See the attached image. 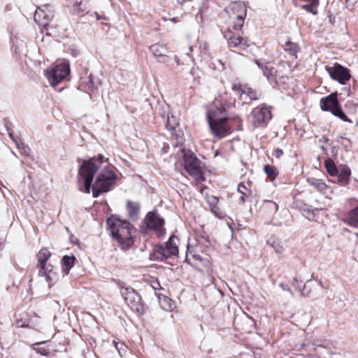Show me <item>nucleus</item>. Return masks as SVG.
<instances>
[{
  "label": "nucleus",
  "mask_w": 358,
  "mask_h": 358,
  "mask_svg": "<svg viewBox=\"0 0 358 358\" xmlns=\"http://www.w3.org/2000/svg\"><path fill=\"white\" fill-rule=\"evenodd\" d=\"M345 222L350 227L358 229V206L350 210Z\"/></svg>",
  "instance_id": "25"
},
{
  "label": "nucleus",
  "mask_w": 358,
  "mask_h": 358,
  "mask_svg": "<svg viewBox=\"0 0 358 358\" xmlns=\"http://www.w3.org/2000/svg\"><path fill=\"white\" fill-rule=\"evenodd\" d=\"M267 243L274 250L278 255L283 253L287 248V241L278 238H271L267 241Z\"/></svg>",
  "instance_id": "18"
},
{
  "label": "nucleus",
  "mask_w": 358,
  "mask_h": 358,
  "mask_svg": "<svg viewBox=\"0 0 358 358\" xmlns=\"http://www.w3.org/2000/svg\"><path fill=\"white\" fill-rule=\"evenodd\" d=\"M174 236H171L169 238V241L165 243L164 245L166 247V248H169V251L173 255H176L178 253V249L176 244V243L173 242Z\"/></svg>",
  "instance_id": "29"
},
{
  "label": "nucleus",
  "mask_w": 358,
  "mask_h": 358,
  "mask_svg": "<svg viewBox=\"0 0 358 358\" xmlns=\"http://www.w3.org/2000/svg\"><path fill=\"white\" fill-rule=\"evenodd\" d=\"M283 155L282 149L278 148L275 150L274 155L276 158L280 159Z\"/></svg>",
  "instance_id": "43"
},
{
  "label": "nucleus",
  "mask_w": 358,
  "mask_h": 358,
  "mask_svg": "<svg viewBox=\"0 0 358 358\" xmlns=\"http://www.w3.org/2000/svg\"><path fill=\"white\" fill-rule=\"evenodd\" d=\"M168 148H169V146H165V145H164V148H162V150H163V151H164V152H167Z\"/></svg>",
  "instance_id": "49"
},
{
  "label": "nucleus",
  "mask_w": 358,
  "mask_h": 358,
  "mask_svg": "<svg viewBox=\"0 0 358 358\" xmlns=\"http://www.w3.org/2000/svg\"><path fill=\"white\" fill-rule=\"evenodd\" d=\"M327 71L332 79L338 81L341 84H345L350 78L348 69L338 64H336L334 67H329Z\"/></svg>",
  "instance_id": "15"
},
{
  "label": "nucleus",
  "mask_w": 358,
  "mask_h": 358,
  "mask_svg": "<svg viewBox=\"0 0 358 358\" xmlns=\"http://www.w3.org/2000/svg\"><path fill=\"white\" fill-rule=\"evenodd\" d=\"M144 223L149 229L154 231L158 237L164 236V220L159 214L149 212L144 219Z\"/></svg>",
  "instance_id": "11"
},
{
  "label": "nucleus",
  "mask_w": 358,
  "mask_h": 358,
  "mask_svg": "<svg viewBox=\"0 0 358 358\" xmlns=\"http://www.w3.org/2000/svg\"><path fill=\"white\" fill-rule=\"evenodd\" d=\"M17 148L20 150L21 153L24 155L28 156L29 155L30 149L28 146L25 145L22 142H16Z\"/></svg>",
  "instance_id": "35"
},
{
  "label": "nucleus",
  "mask_w": 358,
  "mask_h": 358,
  "mask_svg": "<svg viewBox=\"0 0 358 358\" xmlns=\"http://www.w3.org/2000/svg\"><path fill=\"white\" fill-rule=\"evenodd\" d=\"M85 5L83 4L81 1H76L72 8V13L74 15H79L83 13L85 10Z\"/></svg>",
  "instance_id": "32"
},
{
  "label": "nucleus",
  "mask_w": 358,
  "mask_h": 358,
  "mask_svg": "<svg viewBox=\"0 0 358 358\" xmlns=\"http://www.w3.org/2000/svg\"><path fill=\"white\" fill-rule=\"evenodd\" d=\"M334 113L333 115L336 117H338L341 120H342L344 122H352L351 120H350L347 115L343 113V111L341 109V107L340 106L338 108H337L336 110L334 111Z\"/></svg>",
  "instance_id": "34"
},
{
  "label": "nucleus",
  "mask_w": 358,
  "mask_h": 358,
  "mask_svg": "<svg viewBox=\"0 0 358 358\" xmlns=\"http://www.w3.org/2000/svg\"><path fill=\"white\" fill-rule=\"evenodd\" d=\"M265 204H266V208H269L271 212L275 213L278 210V206L274 201H266Z\"/></svg>",
  "instance_id": "41"
},
{
  "label": "nucleus",
  "mask_w": 358,
  "mask_h": 358,
  "mask_svg": "<svg viewBox=\"0 0 358 358\" xmlns=\"http://www.w3.org/2000/svg\"><path fill=\"white\" fill-rule=\"evenodd\" d=\"M232 90L240 95V98L243 103H248V100H257L260 96V93L252 89L247 85L234 84Z\"/></svg>",
  "instance_id": "12"
},
{
  "label": "nucleus",
  "mask_w": 358,
  "mask_h": 358,
  "mask_svg": "<svg viewBox=\"0 0 358 358\" xmlns=\"http://www.w3.org/2000/svg\"><path fill=\"white\" fill-rule=\"evenodd\" d=\"M116 348L120 351V348L117 346V343H115Z\"/></svg>",
  "instance_id": "50"
},
{
  "label": "nucleus",
  "mask_w": 358,
  "mask_h": 358,
  "mask_svg": "<svg viewBox=\"0 0 358 358\" xmlns=\"http://www.w3.org/2000/svg\"><path fill=\"white\" fill-rule=\"evenodd\" d=\"M320 108L324 111H329L332 114L341 105L338 102L337 94L331 93L328 96L323 97L320 101Z\"/></svg>",
  "instance_id": "16"
},
{
  "label": "nucleus",
  "mask_w": 358,
  "mask_h": 358,
  "mask_svg": "<svg viewBox=\"0 0 358 358\" xmlns=\"http://www.w3.org/2000/svg\"><path fill=\"white\" fill-rule=\"evenodd\" d=\"M69 73V65L66 63H62L54 66L50 71H45V76L50 85L55 87L63 80Z\"/></svg>",
  "instance_id": "10"
},
{
  "label": "nucleus",
  "mask_w": 358,
  "mask_h": 358,
  "mask_svg": "<svg viewBox=\"0 0 358 358\" xmlns=\"http://www.w3.org/2000/svg\"><path fill=\"white\" fill-rule=\"evenodd\" d=\"M249 119L254 127H264L271 119V113L266 106H258L253 109Z\"/></svg>",
  "instance_id": "9"
},
{
  "label": "nucleus",
  "mask_w": 358,
  "mask_h": 358,
  "mask_svg": "<svg viewBox=\"0 0 358 358\" xmlns=\"http://www.w3.org/2000/svg\"><path fill=\"white\" fill-rule=\"evenodd\" d=\"M53 17V11L48 4L37 8L34 13V20L40 26L45 27Z\"/></svg>",
  "instance_id": "13"
},
{
  "label": "nucleus",
  "mask_w": 358,
  "mask_h": 358,
  "mask_svg": "<svg viewBox=\"0 0 358 358\" xmlns=\"http://www.w3.org/2000/svg\"><path fill=\"white\" fill-rule=\"evenodd\" d=\"M112 236L115 238L123 250L131 248L134 243L131 224L120 219L108 218L106 221Z\"/></svg>",
  "instance_id": "1"
},
{
  "label": "nucleus",
  "mask_w": 358,
  "mask_h": 358,
  "mask_svg": "<svg viewBox=\"0 0 358 358\" xmlns=\"http://www.w3.org/2000/svg\"><path fill=\"white\" fill-rule=\"evenodd\" d=\"M279 287H281L282 289L289 292L292 296H294L293 292L290 289V288L288 285L283 284V283H280V284H279Z\"/></svg>",
  "instance_id": "42"
},
{
  "label": "nucleus",
  "mask_w": 358,
  "mask_h": 358,
  "mask_svg": "<svg viewBox=\"0 0 358 358\" xmlns=\"http://www.w3.org/2000/svg\"><path fill=\"white\" fill-rule=\"evenodd\" d=\"M161 306L165 310H171L173 308L172 304L171 303V299L164 297L163 301H161Z\"/></svg>",
  "instance_id": "36"
},
{
  "label": "nucleus",
  "mask_w": 358,
  "mask_h": 358,
  "mask_svg": "<svg viewBox=\"0 0 358 358\" xmlns=\"http://www.w3.org/2000/svg\"><path fill=\"white\" fill-rule=\"evenodd\" d=\"M117 175L114 171L109 169H103L97 176L96 179L92 185V196L94 198L98 197L101 193L107 192L110 190L115 180Z\"/></svg>",
  "instance_id": "6"
},
{
  "label": "nucleus",
  "mask_w": 358,
  "mask_h": 358,
  "mask_svg": "<svg viewBox=\"0 0 358 358\" xmlns=\"http://www.w3.org/2000/svg\"><path fill=\"white\" fill-rule=\"evenodd\" d=\"M0 358H2V354L0 353Z\"/></svg>",
  "instance_id": "53"
},
{
  "label": "nucleus",
  "mask_w": 358,
  "mask_h": 358,
  "mask_svg": "<svg viewBox=\"0 0 358 358\" xmlns=\"http://www.w3.org/2000/svg\"><path fill=\"white\" fill-rule=\"evenodd\" d=\"M127 210L129 217L131 220H136L140 210V206L138 203L127 201Z\"/></svg>",
  "instance_id": "26"
},
{
  "label": "nucleus",
  "mask_w": 358,
  "mask_h": 358,
  "mask_svg": "<svg viewBox=\"0 0 358 358\" xmlns=\"http://www.w3.org/2000/svg\"><path fill=\"white\" fill-rule=\"evenodd\" d=\"M153 255L155 256V259L163 260L169 258L173 255L171 253L169 248H166V247L163 245L156 248Z\"/></svg>",
  "instance_id": "24"
},
{
  "label": "nucleus",
  "mask_w": 358,
  "mask_h": 358,
  "mask_svg": "<svg viewBox=\"0 0 358 358\" xmlns=\"http://www.w3.org/2000/svg\"><path fill=\"white\" fill-rule=\"evenodd\" d=\"M20 327H24V324H19Z\"/></svg>",
  "instance_id": "51"
},
{
  "label": "nucleus",
  "mask_w": 358,
  "mask_h": 358,
  "mask_svg": "<svg viewBox=\"0 0 358 358\" xmlns=\"http://www.w3.org/2000/svg\"><path fill=\"white\" fill-rule=\"evenodd\" d=\"M255 62L258 66V67L262 69L263 75L267 78L268 81L273 87L279 85L281 80L282 82H285V80L287 79L286 77L280 76L278 74L277 71L270 62H261L258 59H256Z\"/></svg>",
  "instance_id": "8"
},
{
  "label": "nucleus",
  "mask_w": 358,
  "mask_h": 358,
  "mask_svg": "<svg viewBox=\"0 0 358 358\" xmlns=\"http://www.w3.org/2000/svg\"><path fill=\"white\" fill-rule=\"evenodd\" d=\"M264 170L265 173L271 180H273L278 175L277 169L275 168L274 166L270 165H265L264 167Z\"/></svg>",
  "instance_id": "31"
},
{
  "label": "nucleus",
  "mask_w": 358,
  "mask_h": 358,
  "mask_svg": "<svg viewBox=\"0 0 358 358\" xmlns=\"http://www.w3.org/2000/svg\"><path fill=\"white\" fill-rule=\"evenodd\" d=\"M324 166L327 173L331 176H337L338 173V168L336 167L335 163L332 159L326 160Z\"/></svg>",
  "instance_id": "28"
},
{
  "label": "nucleus",
  "mask_w": 358,
  "mask_h": 358,
  "mask_svg": "<svg viewBox=\"0 0 358 358\" xmlns=\"http://www.w3.org/2000/svg\"><path fill=\"white\" fill-rule=\"evenodd\" d=\"M94 15L96 17V19L99 20H101V19H105V17H103V16H101L99 13H97L96 12H94L93 14H92V15Z\"/></svg>",
  "instance_id": "46"
},
{
  "label": "nucleus",
  "mask_w": 358,
  "mask_h": 358,
  "mask_svg": "<svg viewBox=\"0 0 358 358\" xmlns=\"http://www.w3.org/2000/svg\"><path fill=\"white\" fill-rule=\"evenodd\" d=\"M103 159V156L99 155L97 158L94 157L83 162L78 171V183L80 191H85L87 194L90 192L92 180L99 168L96 162L101 164Z\"/></svg>",
  "instance_id": "2"
},
{
  "label": "nucleus",
  "mask_w": 358,
  "mask_h": 358,
  "mask_svg": "<svg viewBox=\"0 0 358 358\" xmlns=\"http://www.w3.org/2000/svg\"><path fill=\"white\" fill-rule=\"evenodd\" d=\"M193 50V47L192 46H189V52L186 53L187 55L188 56H190V52L192 51Z\"/></svg>",
  "instance_id": "47"
},
{
  "label": "nucleus",
  "mask_w": 358,
  "mask_h": 358,
  "mask_svg": "<svg viewBox=\"0 0 358 358\" xmlns=\"http://www.w3.org/2000/svg\"><path fill=\"white\" fill-rule=\"evenodd\" d=\"M76 258L74 256L65 255L61 260L62 272L64 275L69 274L70 270L75 264Z\"/></svg>",
  "instance_id": "22"
},
{
  "label": "nucleus",
  "mask_w": 358,
  "mask_h": 358,
  "mask_svg": "<svg viewBox=\"0 0 358 358\" xmlns=\"http://www.w3.org/2000/svg\"><path fill=\"white\" fill-rule=\"evenodd\" d=\"M309 2H310L309 4L303 5L301 6V8L309 12V13H312L314 15L317 14V11L316 9L313 8V6H317L318 4H313L312 3V1H309Z\"/></svg>",
  "instance_id": "37"
},
{
  "label": "nucleus",
  "mask_w": 358,
  "mask_h": 358,
  "mask_svg": "<svg viewBox=\"0 0 358 358\" xmlns=\"http://www.w3.org/2000/svg\"><path fill=\"white\" fill-rule=\"evenodd\" d=\"M164 118H166V127L167 129L170 130L171 131V135L173 137L176 136V145L178 144H182L183 142V138L182 136H180L179 134H175L173 131H176V128L179 126V122L178 120L173 115H169L168 114L166 117V115H163Z\"/></svg>",
  "instance_id": "17"
},
{
  "label": "nucleus",
  "mask_w": 358,
  "mask_h": 358,
  "mask_svg": "<svg viewBox=\"0 0 358 358\" xmlns=\"http://www.w3.org/2000/svg\"><path fill=\"white\" fill-rule=\"evenodd\" d=\"M173 58L178 66L182 64V63L180 62V59L176 55H174Z\"/></svg>",
  "instance_id": "44"
},
{
  "label": "nucleus",
  "mask_w": 358,
  "mask_h": 358,
  "mask_svg": "<svg viewBox=\"0 0 358 358\" xmlns=\"http://www.w3.org/2000/svg\"><path fill=\"white\" fill-rule=\"evenodd\" d=\"M236 19L234 24V28L236 30L241 29L244 24L245 18H240L239 17H233Z\"/></svg>",
  "instance_id": "39"
},
{
  "label": "nucleus",
  "mask_w": 358,
  "mask_h": 358,
  "mask_svg": "<svg viewBox=\"0 0 358 358\" xmlns=\"http://www.w3.org/2000/svg\"><path fill=\"white\" fill-rule=\"evenodd\" d=\"M306 180L307 182L310 186L313 187L316 190H317L320 193L325 194L329 189V187L327 185H326L321 179L315 178H307Z\"/></svg>",
  "instance_id": "21"
},
{
  "label": "nucleus",
  "mask_w": 358,
  "mask_h": 358,
  "mask_svg": "<svg viewBox=\"0 0 358 358\" xmlns=\"http://www.w3.org/2000/svg\"><path fill=\"white\" fill-rule=\"evenodd\" d=\"M190 74L193 76L194 82L195 83H199V78L201 72L198 69L193 67L190 70Z\"/></svg>",
  "instance_id": "38"
},
{
  "label": "nucleus",
  "mask_w": 358,
  "mask_h": 358,
  "mask_svg": "<svg viewBox=\"0 0 358 358\" xmlns=\"http://www.w3.org/2000/svg\"><path fill=\"white\" fill-rule=\"evenodd\" d=\"M9 136H10V138H12V139L14 141V142H15V143H16V142H18L17 140H15V139L14 138L13 134L12 133H9Z\"/></svg>",
  "instance_id": "48"
},
{
  "label": "nucleus",
  "mask_w": 358,
  "mask_h": 358,
  "mask_svg": "<svg viewBox=\"0 0 358 358\" xmlns=\"http://www.w3.org/2000/svg\"><path fill=\"white\" fill-rule=\"evenodd\" d=\"M119 287L121 295L131 308L139 314H143L145 308L141 301V296L138 293L130 287H124L120 285Z\"/></svg>",
  "instance_id": "7"
},
{
  "label": "nucleus",
  "mask_w": 358,
  "mask_h": 358,
  "mask_svg": "<svg viewBox=\"0 0 358 358\" xmlns=\"http://www.w3.org/2000/svg\"><path fill=\"white\" fill-rule=\"evenodd\" d=\"M204 262H205L204 264L208 263V261L206 259Z\"/></svg>",
  "instance_id": "52"
},
{
  "label": "nucleus",
  "mask_w": 358,
  "mask_h": 358,
  "mask_svg": "<svg viewBox=\"0 0 358 358\" xmlns=\"http://www.w3.org/2000/svg\"><path fill=\"white\" fill-rule=\"evenodd\" d=\"M285 51L289 52L292 55H295L299 51L298 45L291 41H287L284 46Z\"/></svg>",
  "instance_id": "30"
},
{
  "label": "nucleus",
  "mask_w": 358,
  "mask_h": 358,
  "mask_svg": "<svg viewBox=\"0 0 358 358\" xmlns=\"http://www.w3.org/2000/svg\"><path fill=\"white\" fill-rule=\"evenodd\" d=\"M231 9L232 10L233 17H239L240 18H245L247 15L246 6L242 1L234 2L231 4Z\"/></svg>",
  "instance_id": "20"
},
{
  "label": "nucleus",
  "mask_w": 358,
  "mask_h": 358,
  "mask_svg": "<svg viewBox=\"0 0 358 358\" xmlns=\"http://www.w3.org/2000/svg\"><path fill=\"white\" fill-rule=\"evenodd\" d=\"M357 124V125H358V122H357V124Z\"/></svg>",
  "instance_id": "54"
},
{
  "label": "nucleus",
  "mask_w": 358,
  "mask_h": 358,
  "mask_svg": "<svg viewBox=\"0 0 358 358\" xmlns=\"http://www.w3.org/2000/svg\"><path fill=\"white\" fill-rule=\"evenodd\" d=\"M183 154V166L185 170L194 178L196 184L203 182L206 180L201 162L196 156L190 150H182Z\"/></svg>",
  "instance_id": "4"
},
{
  "label": "nucleus",
  "mask_w": 358,
  "mask_h": 358,
  "mask_svg": "<svg viewBox=\"0 0 358 358\" xmlns=\"http://www.w3.org/2000/svg\"><path fill=\"white\" fill-rule=\"evenodd\" d=\"M238 191L239 193H241L242 194L241 201L243 202H244L245 201V196H247L246 191H248L250 192V191L248 190L247 189V187L244 185H238Z\"/></svg>",
  "instance_id": "40"
},
{
  "label": "nucleus",
  "mask_w": 358,
  "mask_h": 358,
  "mask_svg": "<svg viewBox=\"0 0 358 358\" xmlns=\"http://www.w3.org/2000/svg\"><path fill=\"white\" fill-rule=\"evenodd\" d=\"M206 201L210 208L211 211L215 215L220 216V212L219 210V208L217 207L219 199L213 195H208L206 196Z\"/></svg>",
  "instance_id": "27"
},
{
  "label": "nucleus",
  "mask_w": 358,
  "mask_h": 358,
  "mask_svg": "<svg viewBox=\"0 0 358 358\" xmlns=\"http://www.w3.org/2000/svg\"><path fill=\"white\" fill-rule=\"evenodd\" d=\"M100 84V80L98 78H94L92 75L89 76V83L87 85L88 88L91 89L92 91L96 90Z\"/></svg>",
  "instance_id": "33"
},
{
  "label": "nucleus",
  "mask_w": 358,
  "mask_h": 358,
  "mask_svg": "<svg viewBox=\"0 0 358 358\" xmlns=\"http://www.w3.org/2000/svg\"><path fill=\"white\" fill-rule=\"evenodd\" d=\"M224 37L228 42V45L230 48H236L238 45H241L243 41V38L240 36H236L231 31H227L224 34Z\"/></svg>",
  "instance_id": "23"
},
{
  "label": "nucleus",
  "mask_w": 358,
  "mask_h": 358,
  "mask_svg": "<svg viewBox=\"0 0 358 358\" xmlns=\"http://www.w3.org/2000/svg\"><path fill=\"white\" fill-rule=\"evenodd\" d=\"M337 174V182L341 185H348L351 175L350 169L348 166H340Z\"/></svg>",
  "instance_id": "19"
},
{
  "label": "nucleus",
  "mask_w": 358,
  "mask_h": 358,
  "mask_svg": "<svg viewBox=\"0 0 358 358\" xmlns=\"http://www.w3.org/2000/svg\"><path fill=\"white\" fill-rule=\"evenodd\" d=\"M150 51L152 55L157 59L158 62L164 63L169 64L171 59V56L169 55L171 52L168 48L161 43H155L150 46ZM171 68V66H170Z\"/></svg>",
  "instance_id": "14"
},
{
  "label": "nucleus",
  "mask_w": 358,
  "mask_h": 358,
  "mask_svg": "<svg viewBox=\"0 0 358 358\" xmlns=\"http://www.w3.org/2000/svg\"><path fill=\"white\" fill-rule=\"evenodd\" d=\"M50 256V252L46 248L41 249L37 255L39 268L38 275L45 277L49 287L57 280V273L55 271L54 266L50 264H47V261Z\"/></svg>",
  "instance_id": "5"
},
{
  "label": "nucleus",
  "mask_w": 358,
  "mask_h": 358,
  "mask_svg": "<svg viewBox=\"0 0 358 358\" xmlns=\"http://www.w3.org/2000/svg\"><path fill=\"white\" fill-rule=\"evenodd\" d=\"M357 236H358V234H357Z\"/></svg>",
  "instance_id": "55"
},
{
  "label": "nucleus",
  "mask_w": 358,
  "mask_h": 358,
  "mask_svg": "<svg viewBox=\"0 0 358 358\" xmlns=\"http://www.w3.org/2000/svg\"><path fill=\"white\" fill-rule=\"evenodd\" d=\"M193 258L196 260V261H199V262H202L203 261V259L201 258V257L199 255H195L193 256Z\"/></svg>",
  "instance_id": "45"
},
{
  "label": "nucleus",
  "mask_w": 358,
  "mask_h": 358,
  "mask_svg": "<svg viewBox=\"0 0 358 358\" xmlns=\"http://www.w3.org/2000/svg\"><path fill=\"white\" fill-rule=\"evenodd\" d=\"M207 120L212 132L216 137L223 138L229 132L227 113L223 107H217L208 110Z\"/></svg>",
  "instance_id": "3"
}]
</instances>
